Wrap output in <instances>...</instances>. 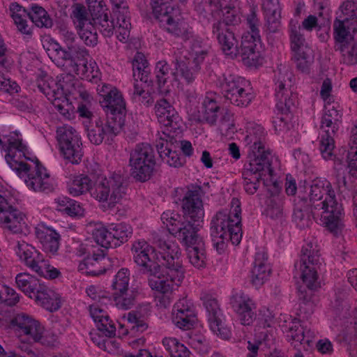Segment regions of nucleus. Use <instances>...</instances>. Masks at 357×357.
<instances>
[{
  "label": "nucleus",
  "instance_id": "nucleus-1",
  "mask_svg": "<svg viewBox=\"0 0 357 357\" xmlns=\"http://www.w3.org/2000/svg\"><path fill=\"white\" fill-rule=\"evenodd\" d=\"M131 250L140 271L149 276V285L153 290L166 294L172 291L174 285L180 286L185 277L182 263L175 262L172 257L165 259L144 241H135Z\"/></svg>",
  "mask_w": 357,
  "mask_h": 357
},
{
  "label": "nucleus",
  "instance_id": "nucleus-2",
  "mask_svg": "<svg viewBox=\"0 0 357 357\" xmlns=\"http://www.w3.org/2000/svg\"><path fill=\"white\" fill-rule=\"evenodd\" d=\"M312 211L323 210L321 221L326 229L333 235L341 234L342 222V207L337 203L335 194L329 181L314 179L310 185L309 194Z\"/></svg>",
  "mask_w": 357,
  "mask_h": 357
},
{
  "label": "nucleus",
  "instance_id": "nucleus-3",
  "mask_svg": "<svg viewBox=\"0 0 357 357\" xmlns=\"http://www.w3.org/2000/svg\"><path fill=\"white\" fill-rule=\"evenodd\" d=\"M271 153L265 150L264 145L261 141L255 142L248 153L249 161L244 165L242 172L245 190L250 195L255 194L259 188V183L263 180L264 185L268 188V184L264 176L267 174L273 175Z\"/></svg>",
  "mask_w": 357,
  "mask_h": 357
},
{
  "label": "nucleus",
  "instance_id": "nucleus-4",
  "mask_svg": "<svg viewBox=\"0 0 357 357\" xmlns=\"http://www.w3.org/2000/svg\"><path fill=\"white\" fill-rule=\"evenodd\" d=\"M321 262L319 250L314 248L312 243H307L303 247L300 260V270L303 285L298 289V299L301 303H313L312 301L314 291L320 288L317 272L320 270Z\"/></svg>",
  "mask_w": 357,
  "mask_h": 357
},
{
  "label": "nucleus",
  "instance_id": "nucleus-5",
  "mask_svg": "<svg viewBox=\"0 0 357 357\" xmlns=\"http://www.w3.org/2000/svg\"><path fill=\"white\" fill-rule=\"evenodd\" d=\"M292 75L287 70L282 73L279 70L277 78V89L275 96L277 98L276 108L280 116L273 117V123L276 131L282 132L287 130V118L284 115H287L296 109L298 103V96L296 93H294L289 88L291 86Z\"/></svg>",
  "mask_w": 357,
  "mask_h": 357
},
{
  "label": "nucleus",
  "instance_id": "nucleus-6",
  "mask_svg": "<svg viewBox=\"0 0 357 357\" xmlns=\"http://www.w3.org/2000/svg\"><path fill=\"white\" fill-rule=\"evenodd\" d=\"M171 0H151L153 13L163 27L169 33L188 40L193 37L192 29L184 22H179L178 10L171 5Z\"/></svg>",
  "mask_w": 357,
  "mask_h": 357
},
{
  "label": "nucleus",
  "instance_id": "nucleus-7",
  "mask_svg": "<svg viewBox=\"0 0 357 357\" xmlns=\"http://www.w3.org/2000/svg\"><path fill=\"white\" fill-rule=\"evenodd\" d=\"M126 189V183L120 174L106 178L99 170L91 195L99 202H107L108 207L113 208L124 197Z\"/></svg>",
  "mask_w": 357,
  "mask_h": 357
},
{
  "label": "nucleus",
  "instance_id": "nucleus-8",
  "mask_svg": "<svg viewBox=\"0 0 357 357\" xmlns=\"http://www.w3.org/2000/svg\"><path fill=\"white\" fill-rule=\"evenodd\" d=\"M129 165L130 175L137 181L149 180L155 170L154 151L148 143H141L130 152Z\"/></svg>",
  "mask_w": 357,
  "mask_h": 357
},
{
  "label": "nucleus",
  "instance_id": "nucleus-9",
  "mask_svg": "<svg viewBox=\"0 0 357 357\" xmlns=\"http://www.w3.org/2000/svg\"><path fill=\"white\" fill-rule=\"evenodd\" d=\"M234 217L236 219H231L229 215L220 211L211 222V235L212 237L226 238L229 237L233 245H238L242 238L241 219L240 218L241 209L237 206L234 208Z\"/></svg>",
  "mask_w": 357,
  "mask_h": 357
},
{
  "label": "nucleus",
  "instance_id": "nucleus-10",
  "mask_svg": "<svg viewBox=\"0 0 357 357\" xmlns=\"http://www.w3.org/2000/svg\"><path fill=\"white\" fill-rule=\"evenodd\" d=\"M112 116L106 119L93 116L85 124L89 140L95 145H100L105 139L112 141L122 130L123 125L112 120Z\"/></svg>",
  "mask_w": 357,
  "mask_h": 357
},
{
  "label": "nucleus",
  "instance_id": "nucleus-11",
  "mask_svg": "<svg viewBox=\"0 0 357 357\" xmlns=\"http://www.w3.org/2000/svg\"><path fill=\"white\" fill-rule=\"evenodd\" d=\"M342 116L340 111L336 109L334 106L325 107L320 126L325 132L320 142V151L325 159L331 158L333 155L335 148L333 137L339 129Z\"/></svg>",
  "mask_w": 357,
  "mask_h": 357
},
{
  "label": "nucleus",
  "instance_id": "nucleus-12",
  "mask_svg": "<svg viewBox=\"0 0 357 357\" xmlns=\"http://www.w3.org/2000/svg\"><path fill=\"white\" fill-rule=\"evenodd\" d=\"M56 139L64 158L73 164L81 162L83 156L82 143L77 130L70 126H63L56 129Z\"/></svg>",
  "mask_w": 357,
  "mask_h": 357
},
{
  "label": "nucleus",
  "instance_id": "nucleus-13",
  "mask_svg": "<svg viewBox=\"0 0 357 357\" xmlns=\"http://www.w3.org/2000/svg\"><path fill=\"white\" fill-rule=\"evenodd\" d=\"M205 192L200 185H192L188 188L183 199L182 211L183 218L195 222L203 221L204 217L202 197Z\"/></svg>",
  "mask_w": 357,
  "mask_h": 357
},
{
  "label": "nucleus",
  "instance_id": "nucleus-14",
  "mask_svg": "<svg viewBox=\"0 0 357 357\" xmlns=\"http://www.w3.org/2000/svg\"><path fill=\"white\" fill-rule=\"evenodd\" d=\"M333 37L334 49L341 53L343 63L348 66L357 64V33L339 29Z\"/></svg>",
  "mask_w": 357,
  "mask_h": 357
},
{
  "label": "nucleus",
  "instance_id": "nucleus-15",
  "mask_svg": "<svg viewBox=\"0 0 357 357\" xmlns=\"http://www.w3.org/2000/svg\"><path fill=\"white\" fill-rule=\"evenodd\" d=\"M243 82L241 78L232 75L225 76L221 82V89L225 98L238 107L247 106L251 101L250 94L245 91Z\"/></svg>",
  "mask_w": 357,
  "mask_h": 357
},
{
  "label": "nucleus",
  "instance_id": "nucleus-16",
  "mask_svg": "<svg viewBox=\"0 0 357 357\" xmlns=\"http://www.w3.org/2000/svg\"><path fill=\"white\" fill-rule=\"evenodd\" d=\"M199 223H192L190 220L183 222L174 220L168 227V231L188 247L204 242L202 237L198 234Z\"/></svg>",
  "mask_w": 357,
  "mask_h": 357
},
{
  "label": "nucleus",
  "instance_id": "nucleus-17",
  "mask_svg": "<svg viewBox=\"0 0 357 357\" xmlns=\"http://www.w3.org/2000/svg\"><path fill=\"white\" fill-rule=\"evenodd\" d=\"M100 103L106 113L107 117L112 116V120L124 126L126 114V102L121 93L114 89L113 93H108Z\"/></svg>",
  "mask_w": 357,
  "mask_h": 357
},
{
  "label": "nucleus",
  "instance_id": "nucleus-18",
  "mask_svg": "<svg viewBox=\"0 0 357 357\" xmlns=\"http://www.w3.org/2000/svg\"><path fill=\"white\" fill-rule=\"evenodd\" d=\"M0 223L13 233H21L25 224L24 215L0 195Z\"/></svg>",
  "mask_w": 357,
  "mask_h": 357
},
{
  "label": "nucleus",
  "instance_id": "nucleus-19",
  "mask_svg": "<svg viewBox=\"0 0 357 357\" xmlns=\"http://www.w3.org/2000/svg\"><path fill=\"white\" fill-rule=\"evenodd\" d=\"M341 13L333 23V33L336 30L343 29L344 31L357 33V1L347 0L340 8Z\"/></svg>",
  "mask_w": 357,
  "mask_h": 357
},
{
  "label": "nucleus",
  "instance_id": "nucleus-20",
  "mask_svg": "<svg viewBox=\"0 0 357 357\" xmlns=\"http://www.w3.org/2000/svg\"><path fill=\"white\" fill-rule=\"evenodd\" d=\"M204 305L208 313V321L211 330L223 340H228L231 336L230 330L222 325L220 319L221 310L215 298L211 296L203 298Z\"/></svg>",
  "mask_w": 357,
  "mask_h": 357
},
{
  "label": "nucleus",
  "instance_id": "nucleus-21",
  "mask_svg": "<svg viewBox=\"0 0 357 357\" xmlns=\"http://www.w3.org/2000/svg\"><path fill=\"white\" fill-rule=\"evenodd\" d=\"M246 20L250 31L242 36L241 46L240 47L237 46L236 53L250 52V50L259 48L258 44H260L261 40L258 29L259 20L254 9L250 10V13L248 15Z\"/></svg>",
  "mask_w": 357,
  "mask_h": 357
},
{
  "label": "nucleus",
  "instance_id": "nucleus-22",
  "mask_svg": "<svg viewBox=\"0 0 357 357\" xmlns=\"http://www.w3.org/2000/svg\"><path fill=\"white\" fill-rule=\"evenodd\" d=\"M155 70V77L160 93L167 94L174 86L178 87L180 81L177 72L175 68L172 69L166 61H158L156 64Z\"/></svg>",
  "mask_w": 357,
  "mask_h": 357
},
{
  "label": "nucleus",
  "instance_id": "nucleus-23",
  "mask_svg": "<svg viewBox=\"0 0 357 357\" xmlns=\"http://www.w3.org/2000/svg\"><path fill=\"white\" fill-rule=\"evenodd\" d=\"M234 310L238 314L241 323L245 326L250 325L255 319L256 314L252 311L254 304L243 293L236 294L230 299Z\"/></svg>",
  "mask_w": 357,
  "mask_h": 357
},
{
  "label": "nucleus",
  "instance_id": "nucleus-24",
  "mask_svg": "<svg viewBox=\"0 0 357 357\" xmlns=\"http://www.w3.org/2000/svg\"><path fill=\"white\" fill-rule=\"evenodd\" d=\"M13 326H17L25 335H29L34 342H41L44 328L40 324L24 313L17 314L10 321Z\"/></svg>",
  "mask_w": 357,
  "mask_h": 357
},
{
  "label": "nucleus",
  "instance_id": "nucleus-25",
  "mask_svg": "<svg viewBox=\"0 0 357 357\" xmlns=\"http://www.w3.org/2000/svg\"><path fill=\"white\" fill-rule=\"evenodd\" d=\"M212 33L215 35L221 49L226 54H236L237 40L232 29L223 23L214 22Z\"/></svg>",
  "mask_w": 357,
  "mask_h": 357
},
{
  "label": "nucleus",
  "instance_id": "nucleus-26",
  "mask_svg": "<svg viewBox=\"0 0 357 357\" xmlns=\"http://www.w3.org/2000/svg\"><path fill=\"white\" fill-rule=\"evenodd\" d=\"M155 114L158 122L172 130L178 128V116L173 106L165 98L158 100L155 105Z\"/></svg>",
  "mask_w": 357,
  "mask_h": 357
},
{
  "label": "nucleus",
  "instance_id": "nucleus-27",
  "mask_svg": "<svg viewBox=\"0 0 357 357\" xmlns=\"http://www.w3.org/2000/svg\"><path fill=\"white\" fill-rule=\"evenodd\" d=\"M15 251L20 260L33 271L38 268V264H44L45 266L41 253L25 241H18Z\"/></svg>",
  "mask_w": 357,
  "mask_h": 357
},
{
  "label": "nucleus",
  "instance_id": "nucleus-28",
  "mask_svg": "<svg viewBox=\"0 0 357 357\" xmlns=\"http://www.w3.org/2000/svg\"><path fill=\"white\" fill-rule=\"evenodd\" d=\"M36 174H26L27 178L25 179L26 185L34 191L45 192L51 191L52 185L49 182L50 174L46 169L41 165L40 161L36 160Z\"/></svg>",
  "mask_w": 357,
  "mask_h": 357
},
{
  "label": "nucleus",
  "instance_id": "nucleus-29",
  "mask_svg": "<svg viewBox=\"0 0 357 357\" xmlns=\"http://www.w3.org/2000/svg\"><path fill=\"white\" fill-rule=\"evenodd\" d=\"M310 213H312L311 206L306 197H298L295 200L292 215L293 221L301 229L308 228L312 223L310 219Z\"/></svg>",
  "mask_w": 357,
  "mask_h": 357
},
{
  "label": "nucleus",
  "instance_id": "nucleus-30",
  "mask_svg": "<svg viewBox=\"0 0 357 357\" xmlns=\"http://www.w3.org/2000/svg\"><path fill=\"white\" fill-rule=\"evenodd\" d=\"M32 296L38 304L50 312L56 311L61 307L60 300L57 295L42 284Z\"/></svg>",
  "mask_w": 357,
  "mask_h": 357
},
{
  "label": "nucleus",
  "instance_id": "nucleus-31",
  "mask_svg": "<svg viewBox=\"0 0 357 357\" xmlns=\"http://www.w3.org/2000/svg\"><path fill=\"white\" fill-rule=\"evenodd\" d=\"M98 172H91L90 176L88 175L80 174L74 178L69 188V192L73 196H79L86 192L92 191V185L97 178Z\"/></svg>",
  "mask_w": 357,
  "mask_h": 357
},
{
  "label": "nucleus",
  "instance_id": "nucleus-32",
  "mask_svg": "<svg viewBox=\"0 0 357 357\" xmlns=\"http://www.w3.org/2000/svg\"><path fill=\"white\" fill-rule=\"evenodd\" d=\"M68 58L69 59V63L66 66V71L68 74L75 73L78 74V61H82L88 56V51L86 49L80 46L78 43L70 44L66 46Z\"/></svg>",
  "mask_w": 357,
  "mask_h": 357
},
{
  "label": "nucleus",
  "instance_id": "nucleus-33",
  "mask_svg": "<svg viewBox=\"0 0 357 357\" xmlns=\"http://www.w3.org/2000/svg\"><path fill=\"white\" fill-rule=\"evenodd\" d=\"M137 295V291L133 289H129L128 287L127 290H123L122 293L119 292V291H114L111 296L102 294V296L99 295L98 298L100 299L105 298L109 300L112 298L115 305L118 308L122 310H128L135 305Z\"/></svg>",
  "mask_w": 357,
  "mask_h": 357
},
{
  "label": "nucleus",
  "instance_id": "nucleus-34",
  "mask_svg": "<svg viewBox=\"0 0 357 357\" xmlns=\"http://www.w3.org/2000/svg\"><path fill=\"white\" fill-rule=\"evenodd\" d=\"M173 64L177 75L179 73L185 79L188 84L192 83L200 70V64L202 63L193 62V66L189 67L186 61L181 57L176 56L173 61Z\"/></svg>",
  "mask_w": 357,
  "mask_h": 357
},
{
  "label": "nucleus",
  "instance_id": "nucleus-35",
  "mask_svg": "<svg viewBox=\"0 0 357 357\" xmlns=\"http://www.w3.org/2000/svg\"><path fill=\"white\" fill-rule=\"evenodd\" d=\"M36 235L45 250L53 254L57 252L59 248L60 236L54 230H41L36 228Z\"/></svg>",
  "mask_w": 357,
  "mask_h": 357
},
{
  "label": "nucleus",
  "instance_id": "nucleus-36",
  "mask_svg": "<svg viewBox=\"0 0 357 357\" xmlns=\"http://www.w3.org/2000/svg\"><path fill=\"white\" fill-rule=\"evenodd\" d=\"M52 96L54 97L52 105L66 119H70L74 107L72 103L69 102L66 96H64L63 91H60L59 87L58 86L56 91L55 89L52 90Z\"/></svg>",
  "mask_w": 357,
  "mask_h": 357
},
{
  "label": "nucleus",
  "instance_id": "nucleus-37",
  "mask_svg": "<svg viewBox=\"0 0 357 357\" xmlns=\"http://www.w3.org/2000/svg\"><path fill=\"white\" fill-rule=\"evenodd\" d=\"M280 188L276 181L272 183L271 188H267V192L270 197L266 201V208L265 210L267 216L272 219L279 218L282 216V209L280 203H278L273 197L278 195Z\"/></svg>",
  "mask_w": 357,
  "mask_h": 357
},
{
  "label": "nucleus",
  "instance_id": "nucleus-38",
  "mask_svg": "<svg viewBox=\"0 0 357 357\" xmlns=\"http://www.w3.org/2000/svg\"><path fill=\"white\" fill-rule=\"evenodd\" d=\"M220 107L213 99L206 98L202 103V116L199 121L206 122L211 126L215 125Z\"/></svg>",
  "mask_w": 357,
  "mask_h": 357
},
{
  "label": "nucleus",
  "instance_id": "nucleus-39",
  "mask_svg": "<svg viewBox=\"0 0 357 357\" xmlns=\"http://www.w3.org/2000/svg\"><path fill=\"white\" fill-rule=\"evenodd\" d=\"M154 243L156 247L160 250L158 254L160 256H165V259L172 257L174 258L175 262L181 263L179 260L181 253L178 247L174 243L166 241L164 238L158 237L155 238Z\"/></svg>",
  "mask_w": 357,
  "mask_h": 357
},
{
  "label": "nucleus",
  "instance_id": "nucleus-40",
  "mask_svg": "<svg viewBox=\"0 0 357 357\" xmlns=\"http://www.w3.org/2000/svg\"><path fill=\"white\" fill-rule=\"evenodd\" d=\"M186 250L190 262L195 267L201 268L205 266L206 256L204 242L188 246Z\"/></svg>",
  "mask_w": 357,
  "mask_h": 357
},
{
  "label": "nucleus",
  "instance_id": "nucleus-41",
  "mask_svg": "<svg viewBox=\"0 0 357 357\" xmlns=\"http://www.w3.org/2000/svg\"><path fill=\"white\" fill-rule=\"evenodd\" d=\"M15 279L18 288L25 294L29 295L31 298H33L32 295L40 285L38 280L35 277L26 273L17 274Z\"/></svg>",
  "mask_w": 357,
  "mask_h": 357
},
{
  "label": "nucleus",
  "instance_id": "nucleus-42",
  "mask_svg": "<svg viewBox=\"0 0 357 357\" xmlns=\"http://www.w3.org/2000/svg\"><path fill=\"white\" fill-rule=\"evenodd\" d=\"M28 18L38 27H51L52 21L49 17L47 11L38 5L32 6Z\"/></svg>",
  "mask_w": 357,
  "mask_h": 357
},
{
  "label": "nucleus",
  "instance_id": "nucleus-43",
  "mask_svg": "<svg viewBox=\"0 0 357 357\" xmlns=\"http://www.w3.org/2000/svg\"><path fill=\"white\" fill-rule=\"evenodd\" d=\"M109 260V258L105 257V251L102 250H98V252L93 253V255H89L87 257H86L83 261L80 263L79 267V269L81 270H83L84 268H86L87 269L86 273L89 275H98L102 273H105V269L104 268L103 270H93L90 269L89 266H93L95 263L98 264L101 261H103L105 262V261Z\"/></svg>",
  "mask_w": 357,
  "mask_h": 357
},
{
  "label": "nucleus",
  "instance_id": "nucleus-44",
  "mask_svg": "<svg viewBox=\"0 0 357 357\" xmlns=\"http://www.w3.org/2000/svg\"><path fill=\"white\" fill-rule=\"evenodd\" d=\"M162 344L171 357H190V352L188 348L175 338L165 337Z\"/></svg>",
  "mask_w": 357,
  "mask_h": 357
},
{
  "label": "nucleus",
  "instance_id": "nucleus-45",
  "mask_svg": "<svg viewBox=\"0 0 357 357\" xmlns=\"http://www.w3.org/2000/svg\"><path fill=\"white\" fill-rule=\"evenodd\" d=\"M293 59L298 70L303 73H308L310 66L314 62V52L312 49H307L305 52H296Z\"/></svg>",
  "mask_w": 357,
  "mask_h": 357
},
{
  "label": "nucleus",
  "instance_id": "nucleus-46",
  "mask_svg": "<svg viewBox=\"0 0 357 357\" xmlns=\"http://www.w3.org/2000/svg\"><path fill=\"white\" fill-rule=\"evenodd\" d=\"M112 241L114 248L119 246L121 243L128 241V237L131 234L130 228L123 224L112 226L109 228Z\"/></svg>",
  "mask_w": 357,
  "mask_h": 357
},
{
  "label": "nucleus",
  "instance_id": "nucleus-47",
  "mask_svg": "<svg viewBox=\"0 0 357 357\" xmlns=\"http://www.w3.org/2000/svg\"><path fill=\"white\" fill-rule=\"evenodd\" d=\"M288 337L294 342H298L300 344L310 345L312 342L311 337L312 335L310 334V331H305L304 328L301 326L294 325L289 328Z\"/></svg>",
  "mask_w": 357,
  "mask_h": 357
},
{
  "label": "nucleus",
  "instance_id": "nucleus-48",
  "mask_svg": "<svg viewBox=\"0 0 357 357\" xmlns=\"http://www.w3.org/2000/svg\"><path fill=\"white\" fill-rule=\"evenodd\" d=\"M36 86L40 91L42 93L50 95L52 93V90H57V87H59V91H63V86L56 82L52 78L48 77L47 75L42 73V75L38 76L36 79Z\"/></svg>",
  "mask_w": 357,
  "mask_h": 357
},
{
  "label": "nucleus",
  "instance_id": "nucleus-49",
  "mask_svg": "<svg viewBox=\"0 0 357 357\" xmlns=\"http://www.w3.org/2000/svg\"><path fill=\"white\" fill-rule=\"evenodd\" d=\"M29 10L22 7L16 15H11L13 20L18 29L22 34L31 36L32 35V25L29 26L27 23Z\"/></svg>",
  "mask_w": 357,
  "mask_h": 357
},
{
  "label": "nucleus",
  "instance_id": "nucleus-50",
  "mask_svg": "<svg viewBox=\"0 0 357 357\" xmlns=\"http://www.w3.org/2000/svg\"><path fill=\"white\" fill-rule=\"evenodd\" d=\"M196 11L204 17L211 15L213 17H220V10L215 3V0H205L197 3Z\"/></svg>",
  "mask_w": 357,
  "mask_h": 357
},
{
  "label": "nucleus",
  "instance_id": "nucleus-51",
  "mask_svg": "<svg viewBox=\"0 0 357 357\" xmlns=\"http://www.w3.org/2000/svg\"><path fill=\"white\" fill-rule=\"evenodd\" d=\"M243 64L250 68H257L263 63V57L261 56L259 48L242 52L239 54Z\"/></svg>",
  "mask_w": 357,
  "mask_h": 357
},
{
  "label": "nucleus",
  "instance_id": "nucleus-52",
  "mask_svg": "<svg viewBox=\"0 0 357 357\" xmlns=\"http://www.w3.org/2000/svg\"><path fill=\"white\" fill-rule=\"evenodd\" d=\"M130 272L127 268H121L115 275L112 284L114 291L122 293L123 290H127L130 280Z\"/></svg>",
  "mask_w": 357,
  "mask_h": 357
},
{
  "label": "nucleus",
  "instance_id": "nucleus-53",
  "mask_svg": "<svg viewBox=\"0 0 357 357\" xmlns=\"http://www.w3.org/2000/svg\"><path fill=\"white\" fill-rule=\"evenodd\" d=\"M111 236L109 229L105 227L96 229L93 232V237L97 244L105 248H114Z\"/></svg>",
  "mask_w": 357,
  "mask_h": 357
},
{
  "label": "nucleus",
  "instance_id": "nucleus-54",
  "mask_svg": "<svg viewBox=\"0 0 357 357\" xmlns=\"http://www.w3.org/2000/svg\"><path fill=\"white\" fill-rule=\"evenodd\" d=\"M267 29L271 33H275L280 27V8L265 11Z\"/></svg>",
  "mask_w": 357,
  "mask_h": 357
},
{
  "label": "nucleus",
  "instance_id": "nucleus-55",
  "mask_svg": "<svg viewBox=\"0 0 357 357\" xmlns=\"http://www.w3.org/2000/svg\"><path fill=\"white\" fill-rule=\"evenodd\" d=\"M58 204L59 206L63 207V208L61 210L63 211L70 216L79 215L82 213V208L77 202L69 198L63 197L61 199H58Z\"/></svg>",
  "mask_w": 357,
  "mask_h": 357
},
{
  "label": "nucleus",
  "instance_id": "nucleus-56",
  "mask_svg": "<svg viewBox=\"0 0 357 357\" xmlns=\"http://www.w3.org/2000/svg\"><path fill=\"white\" fill-rule=\"evenodd\" d=\"M5 159L10 167L13 170H15L20 177L26 174L30 170V166L27 163L18 162L15 160V155L12 153H7L5 156Z\"/></svg>",
  "mask_w": 357,
  "mask_h": 357
},
{
  "label": "nucleus",
  "instance_id": "nucleus-57",
  "mask_svg": "<svg viewBox=\"0 0 357 357\" xmlns=\"http://www.w3.org/2000/svg\"><path fill=\"white\" fill-rule=\"evenodd\" d=\"M291 50L294 53L305 52L307 49H311L307 45L303 36L296 29H292L290 36Z\"/></svg>",
  "mask_w": 357,
  "mask_h": 357
},
{
  "label": "nucleus",
  "instance_id": "nucleus-58",
  "mask_svg": "<svg viewBox=\"0 0 357 357\" xmlns=\"http://www.w3.org/2000/svg\"><path fill=\"white\" fill-rule=\"evenodd\" d=\"M78 28V34L81 40L88 46H94L97 44L98 36L96 32H93L82 24V26H77Z\"/></svg>",
  "mask_w": 357,
  "mask_h": 357
},
{
  "label": "nucleus",
  "instance_id": "nucleus-59",
  "mask_svg": "<svg viewBox=\"0 0 357 357\" xmlns=\"http://www.w3.org/2000/svg\"><path fill=\"white\" fill-rule=\"evenodd\" d=\"M222 13V20H218L216 22H220L225 24L226 26H229L230 25H234L239 21V17L237 15V10L236 9V5L232 8H225L223 11H220Z\"/></svg>",
  "mask_w": 357,
  "mask_h": 357
},
{
  "label": "nucleus",
  "instance_id": "nucleus-60",
  "mask_svg": "<svg viewBox=\"0 0 357 357\" xmlns=\"http://www.w3.org/2000/svg\"><path fill=\"white\" fill-rule=\"evenodd\" d=\"M93 24L97 26L100 32L105 37H110L114 33V22L112 20H109L108 17L101 18V20H98L93 22Z\"/></svg>",
  "mask_w": 357,
  "mask_h": 357
},
{
  "label": "nucleus",
  "instance_id": "nucleus-61",
  "mask_svg": "<svg viewBox=\"0 0 357 357\" xmlns=\"http://www.w3.org/2000/svg\"><path fill=\"white\" fill-rule=\"evenodd\" d=\"M189 312L185 317H178L176 320H173V322L181 329L189 330L192 328L196 323L197 319L195 311H189Z\"/></svg>",
  "mask_w": 357,
  "mask_h": 357
},
{
  "label": "nucleus",
  "instance_id": "nucleus-62",
  "mask_svg": "<svg viewBox=\"0 0 357 357\" xmlns=\"http://www.w3.org/2000/svg\"><path fill=\"white\" fill-rule=\"evenodd\" d=\"M148 61L145 59L144 55L142 53L137 52L132 61V70L133 77L135 79L136 77H139L140 72L146 68H147Z\"/></svg>",
  "mask_w": 357,
  "mask_h": 357
},
{
  "label": "nucleus",
  "instance_id": "nucleus-63",
  "mask_svg": "<svg viewBox=\"0 0 357 357\" xmlns=\"http://www.w3.org/2000/svg\"><path fill=\"white\" fill-rule=\"evenodd\" d=\"M268 256L265 252H257L255 257V266L253 271H259V273L264 274L268 277L270 274V268H267L265 261H267Z\"/></svg>",
  "mask_w": 357,
  "mask_h": 357
},
{
  "label": "nucleus",
  "instance_id": "nucleus-64",
  "mask_svg": "<svg viewBox=\"0 0 357 357\" xmlns=\"http://www.w3.org/2000/svg\"><path fill=\"white\" fill-rule=\"evenodd\" d=\"M33 271L37 273L39 276L49 279L56 278L60 274V272L56 268L51 267L46 264L45 266L44 264H38V268H36Z\"/></svg>",
  "mask_w": 357,
  "mask_h": 357
}]
</instances>
